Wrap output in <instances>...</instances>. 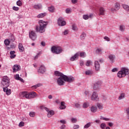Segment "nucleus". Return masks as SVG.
<instances>
[{"instance_id": "obj_1", "label": "nucleus", "mask_w": 129, "mask_h": 129, "mask_svg": "<svg viewBox=\"0 0 129 129\" xmlns=\"http://www.w3.org/2000/svg\"><path fill=\"white\" fill-rule=\"evenodd\" d=\"M48 22H45L43 20L39 21V26H36L35 27V30L38 33H40L42 34V33H44L45 31H46V28L47 27V25H48Z\"/></svg>"}, {"instance_id": "obj_2", "label": "nucleus", "mask_w": 129, "mask_h": 129, "mask_svg": "<svg viewBox=\"0 0 129 129\" xmlns=\"http://www.w3.org/2000/svg\"><path fill=\"white\" fill-rule=\"evenodd\" d=\"M129 70L126 68H122L121 70L119 71L117 74V77L119 78H122L123 77H125L126 75H128Z\"/></svg>"}, {"instance_id": "obj_3", "label": "nucleus", "mask_w": 129, "mask_h": 129, "mask_svg": "<svg viewBox=\"0 0 129 129\" xmlns=\"http://www.w3.org/2000/svg\"><path fill=\"white\" fill-rule=\"evenodd\" d=\"M51 51L54 54H60L62 53V51H63V49H62V48H61V47L54 46L51 47Z\"/></svg>"}, {"instance_id": "obj_4", "label": "nucleus", "mask_w": 129, "mask_h": 129, "mask_svg": "<svg viewBox=\"0 0 129 129\" xmlns=\"http://www.w3.org/2000/svg\"><path fill=\"white\" fill-rule=\"evenodd\" d=\"M1 84L2 86H10V79L8 76H4L3 77Z\"/></svg>"}, {"instance_id": "obj_5", "label": "nucleus", "mask_w": 129, "mask_h": 129, "mask_svg": "<svg viewBox=\"0 0 129 129\" xmlns=\"http://www.w3.org/2000/svg\"><path fill=\"white\" fill-rule=\"evenodd\" d=\"M65 79L64 76L59 77L57 80V83L59 86H62L65 84Z\"/></svg>"}, {"instance_id": "obj_6", "label": "nucleus", "mask_w": 129, "mask_h": 129, "mask_svg": "<svg viewBox=\"0 0 129 129\" xmlns=\"http://www.w3.org/2000/svg\"><path fill=\"white\" fill-rule=\"evenodd\" d=\"M102 82L101 81H98L94 84L93 88L94 90H98L100 89Z\"/></svg>"}, {"instance_id": "obj_7", "label": "nucleus", "mask_w": 129, "mask_h": 129, "mask_svg": "<svg viewBox=\"0 0 129 129\" xmlns=\"http://www.w3.org/2000/svg\"><path fill=\"white\" fill-rule=\"evenodd\" d=\"M41 109H45L47 113V116L48 117H51L52 115H54V111L53 110H49V109L48 108L45 107L44 106H42L40 107Z\"/></svg>"}, {"instance_id": "obj_8", "label": "nucleus", "mask_w": 129, "mask_h": 129, "mask_svg": "<svg viewBox=\"0 0 129 129\" xmlns=\"http://www.w3.org/2000/svg\"><path fill=\"white\" fill-rule=\"evenodd\" d=\"M57 24L58 26H65L66 25V22L64 20V18L62 17H59L57 20Z\"/></svg>"}, {"instance_id": "obj_9", "label": "nucleus", "mask_w": 129, "mask_h": 129, "mask_svg": "<svg viewBox=\"0 0 129 129\" xmlns=\"http://www.w3.org/2000/svg\"><path fill=\"white\" fill-rule=\"evenodd\" d=\"M91 100H94L95 101H98L99 98H98V95L96 93V92H93L91 97Z\"/></svg>"}, {"instance_id": "obj_10", "label": "nucleus", "mask_w": 129, "mask_h": 129, "mask_svg": "<svg viewBox=\"0 0 129 129\" xmlns=\"http://www.w3.org/2000/svg\"><path fill=\"white\" fill-rule=\"evenodd\" d=\"M64 77L66 82H73L74 81V78L72 76L68 77L67 76L64 75Z\"/></svg>"}, {"instance_id": "obj_11", "label": "nucleus", "mask_w": 129, "mask_h": 129, "mask_svg": "<svg viewBox=\"0 0 129 129\" xmlns=\"http://www.w3.org/2000/svg\"><path fill=\"white\" fill-rule=\"evenodd\" d=\"M120 9V5L118 3H116L114 8L111 9V12H115Z\"/></svg>"}, {"instance_id": "obj_12", "label": "nucleus", "mask_w": 129, "mask_h": 129, "mask_svg": "<svg viewBox=\"0 0 129 129\" xmlns=\"http://www.w3.org/2000/svg\"><path fill=\"white\" fill-rule=\"evenodd\" d=\"M13 70L14 73H16L17 71H20L21 70V66L19 64H15L13 67Z\"/></svg>"}, {"instance_id": "obj_13", "label": "nucleus", "mask_w": 129, "mask_h": 129, "mask_svg": "<svg viewBox=\"0 0 129 129\" xmlns=\"http://www.w3.org/2000/svg\"><path fill=\"white\" fill-rule=\"evenodd\" d=\"M94 64L96 71H99L100 70V64L98 61H95Z\"/></svg>"}, {"instance_id": "obj_14", "label": "nucleus", "mask_w": 129, "mask_h": 129, "mask_svg": "<svg viewBox=\"0 0 129 129\" xmlns=\"http://www.w3.org/2000/svg\"><path fill=\"white\" fill-rule=\"evenodd\" d=\"M46 71V68H45V66L44 65H41L40 66L39 70H38V72L39 73H44Z\"/></svg>"}, {"instance_id": "obj_15", "label": "nucleus", "mask_w": 129, "mask_h": 129, "mask_svg": "<svg viewBox=\"0 0 129 129\" xmlns=\"http://www.w3.org/2000/svg\"><path fill=\"white\" fill-rule=\"evenodd\" d=\"M3 90L4 91V92H6V94L7 95H10L11 94V89H9L8 88V87H9V86H3Z\"/></svg>"}, {"instance_id": "obj_16", "label": "nucleus", "mask_w": 129, "mask_h": 129, "mask_svg": "<svg viewBox=\"0 0 129 129\" xmlns=\"http://www.w3.org/2000/svg\"><path fill=\"white\" fill-rule=\"evenodd\" d=\"M99 16H104L105 13V9L103 7H101L99 10Z\"/></svg>"}, {"instance_id": "obj_17", "label": "nucleus", "mask_w": 129, "mask_h": 129, "mask_svg": "<svg viewBox=\"0 0 129 129\" xmlns=\"http://www.w3.org/2000/svg\"><path fill=\"white\" fill-rule=\"evenodd\" d=\"M84 20H88V19H92L93 18V14H91L89 15H84L83 16Z\"/></svg>"}, {"instance_id": "obj_18", "label": "nucleus", "mask_w": 129, "mask_h": 129, "mask_svg": "<svg viewBox=\"0 0 129 129\" xmlns=\"http://www.w3.org/2000/svg\"><path fill=\"white\" fill-rule=\"evenodd\" d=\"M90 110L92 113H95L97 111V107L96 106H92L90 108Z\"/></svg>"}, {"instance_id": "obj_19", "label": "nucleus", "mask_w": 129, "mask_h": 129, "mask_svg": "<svg viewBox=\"0 0 129 129\" xmlns=\"http://www.w3.org/2000/svg\"><path fill=\"white\" fill-rule=\"evenodd\" d=\"M14 78L16 80H19V81H21V82H24V80L22 78L20 77V75L19 74L15 75Z\"/></svg>"}, {"instance_id": "obj_20", "label": "nucleus", "mask_w": 129, "mask_h": 129, "mask_svg": "<svg viewBox=\"0 0 129 129\" xmlns=\"http://www.w3.org/2000/svg\"><path fill=\"white\" fill-rule=\"evenodd\" d=\"M108 58L110 61H111V63H113V62H114V59H115V55L113 54H110Z\"/></svg>"}, {"instance_id": "obj_21", "label": "nucleus", "mask_w": 129, "mask_h": 129, "mask_svg": "<svg viewBox=\"0 0 129 129\" xmlns=\"http://www.w3.org/2000/svg\"><path fill=\"white\" fill-rule=\"evenodd\" d=\"M79 56V53H76L74 56H73L72 57H71L70 60L71 61H75L78 58V56Z\"/></svg>"}, {"instance_id": "obj_22", "label": "nucleus", "mask_w": 129, "mask_h": 129, "mask_svg": "<svg viewBox=\"0 0 129 129\" xmlns=\"http://www.w3.org/2000/svg\"><path fill=\"white\" fill-rule=\"evenodd\" d=\"M97 108H98L99 110H102V109H103V104L100 103H97Z\"/></svg>"}, {"instance_id": "obj_23", "label": "nucleus", "mask_w": 129, "mask_h": 129, "mask_svg": "<svg viewBox=\"0 0 129 129\" xmlns=\"http://www.w3.org/2000/svg\"><path fill=\"white\" fill-rule=\"evenodd\" d=\"M54 75H55V76L62 77V76H64V75L62 74L61 73H60V72L59 71H55L54 72Z\"/></svg>"}, {"instance_id": "obj_24", "label": "nucleus", "mask_w": 129, "mask_h": 129, "mask_svg": "<svg viewBox=\"0 0 129 129\" xmlns=\"http://www.w3.org/2000/svg\"><path fill=\"white\" fill-rule=\"evenodd\" d=\"M19 49L20 52H24V50H25V48H24V46H23V44L21 43L19 44Z\"/></svg>"}, {"instance_id": "obj_25", "label": "nucleus", "mask_w": 129, "mask_h": 129, "mask_svg": "<svg viewBox=\"0 0 129 129\" xmlns=\"http://www.w3.org/2000/svg\"><path fill=\"white\" fill-rule=\"evenodd\" d=\"M15 53H16V51L14 50L10 51V54L11 59H14V58L16 57V54H15Z\"/></svg>"}, {"instance_id": "obj_26", "label": "nucleus", "mask_w": 129, "mask_h": 129, "mask_svg": "<svg viewBox=\"0 0 129 129\" xmlns=\"http://www.w3.org/2000/svg\"><path fill=\"white\" fill-rule=\"evenodd\" d=\"M83 108H88L89 107V102H85L82 105Z\"/></svg>"}, {"instance_id": "obj_27", "label": "nucleus", "mask_w": 129, "mask_h": 129, "mask_svg": "<svg viewBox=\"0 0 129 129\" xmlns=\"http://www.w3.org/2000/svg\"><path fill=\"white\" fill-rule=\"evenodd\" d=\"M59 108H60V109H65V108H66V106H65L64 102H61Z\"/></svg>"}, {"instance_id": "obj_28", "label": "nucleus", "mask_w": 129, "mask_h": 129, "mask_svg": "<svg viewBox=\"0 0 129 129\" xmlns=\"http://www.w3.org/2000/svg\"><path fill=\"white\" fill-rule=\"evenodd\" d=\"M48 11L50 13H54V12H55V8L54 6L48 7Z\"/></svg>"}, {"instance_id": "obj_29", "label": "nucleus", "mask_w": 129, "mask_h": 129, "mask_svg": "<svg viewBox=\"0 0 129 129\" xmlns=\"http://www.w3.org/2000/svg\"><path fill=\"white\" fill-rule=\"evenodd\" d=\"M122 7L124 10H125V11H126V12H129V6L128 5H122Z\"/></svg>"}, {"instance_id": "obj_30", "label": "nucleus", "mask_w": 129, "mask_h": 129, "mask_svg": "<svg viewBox=\"0 0 129 129\" xmlns=\"http://www.w3.org/2000/svg\"><path fill=\"white\" fill-rule=\"evenodd\" d=\"M33 97V93H30L26 94V96H25L26 98H32Z\"/></svg>"}, {"instance_id": "obj_31", "label": "nucleus", "mask_w": 129, "mask_h": 129, "mask_svg": "<svg viewBox=\"0 0 129 129\" xmlns=\"http://www.w3.org/2000/svg\"><path fill=\"white\" fill-rule=\"evenodd\" d=\"M125 96V94L123 93L120 94V96L118 97L119 100H121V99H123L124 97Z\"/></svg>"}, {"instance_id": "obj_32", "label": "nucleus", "mask_w": 129, "mask_h": 129, "mask_svg": "<svg viewBox=\"0 0 129 129\" xmlns=\"http://www.w3.org/2000/svg\"><path fill=\"white\" fill-rule=\"evenodd\" d=\"M4 44L6 45V46H9L10 44H11V41H10L9 39H7L4 41Z\"/></svg>"}, {"instance_id": "obj_33", "label": "nucleus", "mask_w": 129, "mask_h": 129, "mask_svg": "<svg viewBox=\"0 0 129 129\" xmlns=\"http://www.w3.org/2000/svg\"><path fill=\"white\" fill-rule=\"evenodd\" d=\"M86 75H92L93 74V72L91 70L86 71L85 72Z\"/></svg>"}, {"instance_id": "obj_34", "label": "nucleus", "mask_w": 129, "mask_h": 129, "mask_svg": "<svg viewBox=\"0 0 129 129\" xmlns=\"http://www.w3.org/2000/svg\"><path fill=\"white\" fill-rule=\"evenodd\" d=\"M93 62H92V61L91 60H87L86 63V66H87V67L90 66V65H92Z\"/></svg>"}, {"instance_id": "obj_35", "label": "nucleus", "mask_w": 129, "mask_h": 129, "mask_svg": "<svg viewBox=\"0 0 129 129\" xmlns=\"http://www.w3.org/2000/svg\"><path fill=\"white\" fill-rule=\"evenodd\" d=\"M9 40L10 43L15 42V37L13 36V35H11V36H10Z\"/></svg>"}, {"instance_id": "obj_36", "label": "nucleus", "mask_w": 129, "mask_h": 129, "mask_svg": "<svg viewBox=\"0 0 129 129\" xmlns=\"http://www.w3.org/2000/svg\"><path fill=\"white\" fill-rule=\"evenodd\" d=\"M34 8L36 10H40V9H42V5H34Z\"/></svg>"}, {"instance_id": "obj_37", "label": "nucleus", "mask_w": 129, "mask_h": 129, "mask_svg": "<svg viewBox=\"0 0 129 129\" xmlns=\"http://www.w3.org/2000/svg\"><path fill=\"white\" fill-rule=\"evenodd\" d=\"M43 84H37L34 86H33V89H36L37 88H38V87H40V86H42Z\"/></svg>"}, {"instance_id": "obj_38", "label": "nucleus", "mask_w": 129, "mask_h": 129, "mask_svg": "<svg viewBox=\"0 0 129 129\" xmlns=\"http://www.w3.org/2000/svg\"><path fill=\"white\" fill-rule=\"evenodd\" d=\"M119 30L121 32H124V30H125V27L124 25H120L119 26Z\"/></svg>"}, {"instance_id": "obj_39", "label": "nucleus", "mask_w": 129, "mask_h": 129, "mask_svg": "<svg viewBox=\"0 0 129 129\" xmlns=\"http://www.w3.org/2000/svg\"><path fill=\"white\" fill-rule=\"evenodd\" d=\"M91 124H92V122H88L84 126V128H88L90 126H91Z\"/></svg>"}, {"instance_id": "obj_40", "label": "nucleus", "mask_w": 129, "mask_h": 129, "mask_svg": "<svg viewBox=\"0 0 129 129\" xmlns=\"http://www.w3.org/2000/svg\"><path fill=\"white\" fill-rule=\"evenodd\" d=\"M46 16V13H41L39 14L37 16V18H44V17H45Z\"/></svg>"}, {"instance_id": "obj_41", "label": "nucleus", "mask_w": 129, "mask_h": 129, "mask_svg": "<svg viewBox=\"0 0 129 129\" xmlns=\"http://www.w3.org/2000/svg\"><path fill=\"white\" fill-rule=\"evenodd\" d=\"M66 14H71L72 13V9L71 8H68L66 10Z\"/></svg>"}, {"instance_id": "obj_42", "label": "nucleus", "mask_w": 129, "mask_h": 129, "mask_svg": "<svg viewBox=\"0 0 129 129\" xmlns=\"http://www.w3.org/2000/svg\"><path fill=\"white\" fill-rule=\"evenodd\" d=\"M27 93L28 92H22L20 93V95L21 96H22V97H26Z\"/></svg>"}, {"instance_id": "obj_43", "label": "nucleus", "mask_w": 129, "mask_h": 129, "mask_svg": "<svg viewBox=\"0 0 129 129\" xmlns=\"http://www.w3.org/2000/svg\"><path fill=\"white\" fill-rule=\"evenodd\" d=\"M77 53H79V55L80 56V57H83V58H84V57H85V52H78Z\"/></svg>"}, {"instance_id": "obj_44", "label": "nucleus", "mask_w": 129, "mask_h": 129, "mask_svg": "<svg viewBox=\"0 0 129 129\" xmlns=\"http://www.w3.org/2000/svg\"><path fill=\"white\" fill-rule=\"evenodd\" d=\"M100 119H102L103 120H106V121H108L110 120V119H109L108 118H105L102 116H100Z\"/></svg>"}, {"instance_id": "obj_45", "label": "nucleus", "mask_w": 129, "mask_h": 129, "mask_svg": "<svg viewBox=\"0 0 129 129\" xmlns=\"http://www.w3.org/2000/svg\"><path fill=\"white\" fill-rule=\"evenodd\" d=\"M75 106L76 108H80V107H81V105L80 104V103H75Z\"/></svg>"}, {"instance_id": "obj_46", "label": "nucleus", "mask_w": 129, "mask_h": 129, "mask_svg": "<svg viewBox=\"0 0 129 129\" xmlns=\"http://www.w3.org/2000/svg\"><path fill=\"white\" fill-rule=\"evenodd\" d=\"M102 52V49L101 48H97L96 50V53L97 54H100Z\"/></svg>"}, {"instance_id": "obj_47", "label": "nucleus", "mask_w": 129, "mask_h": 129, "mask_svg": "<svg viewBox=\"0 0 129 129\" xmlns=\"http://www.w3.org/2000/svg\"><path fill=\"white\" fill-rule=\"evenodd\" d=\"M72 29L74 31H78V28H77V26L75 25V24L73 25Z\"/></svg>"}, {"instance_id": "obj_48", "label": "nucleus", "mask_w": 129, "mask_h": 129, "mask_svg": "<svg viewBox=\"0 0 129 129\" xmlns=\"http://www.w3.org/2000/svg\"><path fill=\"white\" fill-rule=\"evenodd\" d=\"M40 55H41V52H38L37 53L36 55L34 57V60H37V59L40 57Z\"/></svg>"}, {"instance_id": "obj_49", "label": "nucleus", "mask_w": 129, "mask_h": 129, "mask_svg": "<svg viewBox=\"0 0 129 129\" xmlns=\"http://www.w3.org/2000/svg\"><path fill=\"white\" fill-rule=\"evenodd\" d=\"M22 1H21L20 0L18 1L16 3V5L17 6H19V7H21V6H22Z\"/></svg>"}, {"instance_id": "obj_50", "label": "nucleus", "mask_w": 129, "mask_h": 129, "mask_svg": "<svg viewBox=\"0 0 129 129\" xmlns=\"http://www.w3.org/2000/svg\"><path fill=\"white\" fill-rule=\"evenodd\" d=\"M106 126V124L104 123H102L100 125L101 128L104 129V128Z\"/></svg>"}, {"instance_id": "obj_51", "label": "nucleus", "mask_w": 129, "mask_h": 129, "mask_svg": "<svg viewBox=\"0 0 129 129\" xmlns=\"http://www.w3.org/2000/svg\"><path fill=\"white\" fill-rule=\"evenodd\" d=\"M29 38L31 39V40H33V31L29 32Z\"/></svg>"}, {"instance_id": "obj_52", "label": "nucleus", "mask_w": 129, "mask_h": 129, "mask_svg": "<svg viewBox=\"0 0 129 129\" xmlns=\"http://www.w3.org/2000/svg\"><path fill=\"white\" fill-rule=\"evenodd\" d=\"M85 37H86V34H85V33H83L81 35V39H84V38H85Z\"/></svg>"}, {"instance_id": "obj_53", "label": "nucleus", "mask_w": 129, "mask_h": 129, "mask_svg": "<svg viewBox=\"0 0 129 129\" xmlns=\"http://www.w3.org/2000/svg\"><path fill=\"white\" fill-rule=\"evenodd\" d=\"M33 41H35L37 39V35L35 33L33 32Z\"/></svg>"}, {"instance_id": "obj_54", "label": "nucleus", "mask_w": 129, "mask_h": 129, "mask_svg": "<svg viewBox=\"0 0 129 129\" xmlns=\"http://www.w3.org/2000/svg\"><path fill=\"white\" fill-rule=\"evenodd\" d=\"M38 96V94L35 92H33V98H36Z\"/></svg>"}, {"instance_id": "obj_55", "label": "nucleus", "mask_w": 129, "mask_h": 129, "mask_svg": "<svg viewBox=\"0 0 129 129\" xmlns=\"http://www.w3.org/2000/svg\"><path fill=\"white\" fill-rule=\"evenodd\" d=\"M16 48V46L15 45V44L12 43L10 45V48L11 49H15Z\"/></svg>"}, {"instance_id": "obj_56", "label": "nucleus", "mask_w": 129, "mask_h": 129, "mask_svg": "<svg viewBox=\"0 0 129 129\" xmlns=\"http://www.w3.org/2000/svg\"><path fill=\"white\" fill-rule=\"evenodd\" d=\"M24 125H25V123L23 121L20 122L19 124V126L20 127L24 126Z\"/></svg>"}, {"instance_id": "obj_57", "label": "nucleus", "mask_w": 129, "mask_h": 129, "mask_svg": "<svg viewBox=\"0 0 129 129\" xmlns=\"http://www.w3.org/2000/svg\"><path fill=\"white\" fill-rule=\"evenodd\" d=\"M13 10L14 11H18L19 10V7L14 6L13 7Z\"/></svg>"}, {"instance_id": "obj_58", "label": "nucleus", "mask_w": 129, "mask_h": 129, "mask_svg": "<svg viewBox=\"0 0 129 129\" xmlns=\"http://www.w3.org/2000/svg\"><path fill=\"white\" fill-rule=\"evenodd\" d=\"M104 40H105L106 41H107L108 42H109V41H110V39L107 36H105L104 37Z\"/></svg>"}, {"instance_id": "obj_59", "label": "nucleus", "mask_w": 129, "mask_h": 129, "mask_svg": "<svg viewBox=\"0 0 129 129\" xmlns=\"http://www.w3.org/2000/svg\"><path fill=\"white\" fill-rule=\"evenodd\" d=\"M71 120H72V122H73V123H75L77 121V119L76 118H72L71 119Z\"/></svg>"}, {"instance_id": "obj_60", "label": "nucleus", "mask_w": 129, "mask_h": 129, "mask_svg": "<svg viewBox=\"0 0 129 129\" xmlns=\"http://www.w3.org/2000/svg\"><path fill=\"white\" fill-rule=\"evenodd\" d=\"M60 122L62 123V124H66V121L65 120H60Z\"/></svg>"}, {"instance_id": "obj_61", "label": "nucleus", "mask_w": 129, "mask_h": 129, "mask_svg": "<svg viewBox=\"0 0 129 129\" xmlns=\"http://www.w3.org/2000/svg\"><path fill=\"white\" fill-rule=\"evenodd\" d=\"M80 126H79V125H74L73 126V128L74 129H78L79 128Z\"/></svg>"}, {"instance_id": "obj_62", "label": "nucleus", "mask_w": 129, "mask_h": 129, "mask_svg": "<svg viewBox=\"0 0 129 129\" xmlns=\"http://www.w3.org/2000/svg\"><path fill=\"white\" fill-rule=\"evenodd\" d=\"M118 71L117 68H114L112 70V72H117Z\"/></svg>"}, {"instance_id": "obj_63", "label": "nucleus", "mask_w": 129, "mask_h": 129, "mask_svg": "<svg viewBox=\"0 0 129 129\" xmlns=\"http://www.w3.org/2000/svg\"><path fill=\"white\" fill-rule=\"evenodd\" d=\"M72 4H77L78 0H72Z\"/></svg>"}, {"instance_id": "obj_64", "label": "nucleus", "mask_w": 129, "mask_h": 129, "mask_svg": "<svg viewBox=\"0 0 129 129\" xmlns=\"http://www.w3.org/2000/svg\"><path fill=\"white\" fill-rule=\"evenodd\" d=\"M66 128V125H65L64 124L61 125V126H60V129H64Z\"/></svg>"}]
</instances>
